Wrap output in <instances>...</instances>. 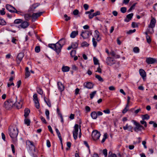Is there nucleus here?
I'll return each instance as SVG.
<instances>
[{
    "instance_id": "nucleus-44",
    "label": "nucleus",
    "mask_w": 157,
    "mask_h": 157,
    "mask_svg": "<svg viewBox=\"0 0 157 157\" xmlns=\"http://www.w3.org/2000/svg\"><path fill=\"white\" fill-rule=\"evenodd\" d=\"M132 26L133 28H135L136 27H138V25L137 23H136L135 22H133L132 23Z\"/></svg>"
},
{
    "instance_id": "nucleus-11",
    "label": "nucleus",
    "mask_w": 157,
    "mask_h": 157,
    "mask_svg": "<svg viewBox=\"0 0 157 157\" xmlns=\"http://www.w3.org/2000/svg\"><path fill=\"white\" fill-rule=\"evenodd\" d=\"M26 148H29V150L31 151L32 150V149L31 148L32 146L34 148L35 147L33 143L29 140H26Z\"/></svg>"
},
{
    "instance_id": "nucleus-50",
    "label": "nucleus",
    "mask_w": 157,
    "mask_h": 157,
    "mask_svg": "<svg viewBox=\"0 0 157 157\" xmlns=\"http://www.w3.org/2000/svg\"><path fill=\"white\" fill-rule=\"evenodd\" d=\"M96 94V91H94L92 92L91 94H90V97L91 99H92L94 95Z\"/></svg>"
},
{
    "instance_id": "nucleus-63",
    "label": "nucleus",
    "mask_w": 157,
    "mask_h": 157,
    "mask_svg": "<svg viewBox=\"0 0 157 157\" xmlns=\"http://www.w3.org/2000/svg\"><path fill=\"white\" fill-rule=\"evenodd\" d=\"M57 113L58 114V115L60 116L62 115L61 113H60V110L58 107H57Z\"/></svg>"
},
{
    "instance_id": "nucleus-19",
    "label": "nucleus",
    "mask_w": 157,
    "mask_h": 157,
    "mask_svg": "<svg viewBox=\"0 0 157 157\" xmlns=\"http://www.w3.org/2000/svg\"><path fill=\"white\" fill-rule=\"evenodd\" d=\"M57 85L58 86V88L60 92H62L64 90V86L61 82H57Z\"/></svg>"
},
{
    "instance_id": "nucleus-48",
    "label": "nucleus",
    "mask_w": 157,
    "mask_h": 157,
    "mask_svg": "<svg viewBox=\"0 0 157 157\" xmlns=\"http://www.w3.org/2000/svg\"><path fill=\"white\" fill-rule=\"evenodd\" d=\"M133 51L135 53H138L140 49L138 47H136L133 48Z\"/></svg>"
},
{
    "instance_id": "nucleus-53",
    "label": "nucleus",
    "mask_w": 157,
    "mask_h": 157,
    "mask_svg": "<svg viewBox=\"0 0 157 157\" xmlns=\"http://www.w3.org/2000/svg\"><path fill=\"white\" fill-rule=\"evenodd\" d=\"M44 100L46 102V103L47 104V105L49 107H51V102H50V101L49 100H48L47 101H46V99H45V98H44Z\"/></svg>"
},
{
    "instance_id": "nucleus-7",
    "label": "nucleus",
    "mask_w": 157,
    "mask_h": 157,
    "mask_svg": "<svg viewBox=\"0 0 157 157\" xmlns=\"http://www.w3.org/2000/svg\"><path fill=\"white\" fill-rule=\"evenodd\" d=\"M24 56V54L22 52L19 53L18 54L16 59V61L18 65H19L20 64Z\"/></svg>"
},
{
    "instance_id": "nucleus-49",
    "label": "nucleus",
    "mask_w": 157,
    "mask_h": 157,
    "mask_svg": "<svg viewBox=\"0 0 157 157\" xmlns=\"http://www.w3.org/2000/svg\"><path fill=\"white\" fill-rule=\"evenodd\" d=\"M41 121H42L43 123H44L45 124H46L47 123V122L45 119V118L42 116H41L40 117Z\"/></svg>"
},
{
    "instance_id": "nucleus-32",
    "label": "nucleus",
    "mask_w": 157,
    "mask_h": 157,
    "mask_svg": "<svg viewBox=\"0 0 157 157\" xmlns=\"http://www.w3.org/2000/svg\"><path fill=\"white\" fill-rule=\"evenodd\" d=\"M24 122L25 124H26L27 126H29L30 123V121L29 119H27L26 118H25L24 120Z\"/></svg>"
},
{
    "instance_id": "nucleus-33",
    "label": "nucleus",
    "mask_w": 157,
    "mask_h": 157,
    "mask_svg": "<svg viewBox=\"0 0 157 157\" xmlns=\"http://www.w3.org/2000/svg\"><path fill=\"white\" fill-rule=\"evenodd\" d=\"M89 45V44L85 41L82 42L81 44V46L82 47H88Z\"/></svg>"
},
{
    "instance_id": "nucleus-45",
    "label": "nucleus",
    "mask_w": 157,
    "mask_h": 157,
    "mask_svg": "<svg viewBox=\"0 0 157 157\" xmlns=\"http://www.w3.org/2000/svg\"><path fill=\"white\" fill-rule=\"evenodd\" d=\"M92 42L93 46L95 48L97 45V42L95 41V39L94 38H92Z\"/></svg>"
},
{
    "instance_id": "nucleus-62",
    "label": "nucleus",
    "mask_w": 157,
    "mask_h": 157,
    "mask_svg": "<svg viewBox=\"0 0 157 157\" xmlns=\"http://www.w3.org/2000/svg\"><path fill=\"white\" fill-rule=\"evenodd\" d=\"M94 16H96L97 15H99L100 14V12L99 11H97L96 12L93 13Z\"/></svg>"
},
{
    "instance_id": "nucleus-27",
    "label": "nucleus",
    "mask_w": 157,
    "mask_h": 157,
    "mask_svg": "<svg viewBox=\"0 0 157 157\" xmlns=\"http://www.w3.org/2000/svg\"><path fill=\"white\" fill-rule=\"evenodd\" d=\"M24 17L26 21H29L31 17V16L29 14H24Z\"/></svg>"
},
{
    "instance_id": "nucleus-29",
    "label": "nucleus",
    "mask_w": 157,
    "mask_h": 157,
    "mask_svg": "<svg viewBox=\"0 0 157 157\" xmlns=\"http://www.w3.org/2000/svg\"><path fill=\"white\" fill-rule=\"evenodd\" d=\"M142 118L143 120H148L150 118V116L147 114H146L145 115H142Z\"/></svg>"
},
{
    "instance_id": "nucleus-6",
    "label": "nucleus",
    "mask_w": 157,
    "mask_h": 157,
    "mask_svg": "<svg viewBox=\"0 0 157 157\" xmlns=\"http://www.w3.org/2000/svg\"><path fill=\"white\" fill-rule=\"evenodd\" d=\"M44 13V12H40L39 13H33L31 15L32 21H34L38 17L41 16Z\"/></svg>"
},
{
    "instance_id": "nucleus-41",
    "label": "nucleus",
    "mask_w": 157,
    "mask_h": 157,
    "mask_svg": "<svg viewBox=\"0 0 157 157\" xmlns=\"http://www.w3.org/2000/svg\"><path fill=\"white\" fill-rule=\"evenodd\" d=\"M136 3H134L132 5V6L128 10V12H130L132 9H134L135 6L136 5Z\"/></svg>"
},
{
    "instance_id": "nucleus-39",
    "label": "nucleus",
    "mask_w": 157,
    "mask_h": 157,
    "mask_svg": "<svg viewBox=\"0 0 157 157\" xmlns=\"http://www.w3.org/2000/svg\"><path fill=\"white\" fill-rule=\"evenodd\" d=\"M78 125L76 124L74 126V130L73 131L78 132Z\"/></svg>"
},
{
    "instance_id": "nucleus-43",
    "label": "nucleus",
    "mask_w": 157,
    "mask_h": 157,
    "mask_svg": "<svg viewBox=\"0 0 157 157\" xmlns=\"http://www.w3.org/2000/svg\"><path fill=\"white\" fill-rule=\"evenodd\" d=\"M146 38L147 40V42L148 44H150L151 42V39L149 36H146Z\"/></svg>"
},
{
    "instance_id": "nucleus-30",
    "label": "nucleus",
    "mask_w": 157,
    "mask_h": 157,
    "mask_svg": "<svg viewBox=\"0 0 157 157\" xmlns=\"http://www.w3.org/2000/svg\"><path fill=\"white\" fill-rule=\"evenodd\" d=\"M22 22V20L20 19H17L15 20L14 21V23L15 24H18Z\"/></svg>"
},
{
    "instance_id": "nucleus-22",
    "label": "nucleus",
    "mask_w": 157,
    "mask_h": 157,
    "mask_svg": "<svg viewBox=\"0 0 157 157\" xmlns=\"http://www.w3.org/2000/svg\"><path fill=\"white\" fill-rule=\"evenodd\" d=\"M25 78H28L30 75V72L29 71V67H26L25 68Z\"/></svg>"
},
{
    "instance_id": "nucleus-24",
    "label": "nucleus",
    "mask_w": 157,
    "mask_h": 157,
    "mask_svg": "<svg viewBox=\"0 0 157 157\" xmlns=\"http://www.w3.org/2000/svg\"><path fill=\"white\" fill-rule=\"evenodd\" d=\"M70 70V67L68 66H63L62 68V71L63 72L68 71Z\"/></svg>"
},
{
    "instance_id": "nucleus-14",
    "label": "nucleus",
    "mask_w": 157,
    "mask_h": 157,
    "mask_svg": "<svg viewBox=\"0 0 157 157\" xmlns=\"http://www.w3.org/2000/svg\"><path fill=\"white\" fill-rule=\"evenodd\" d=\"M6 8L8 10L12 13H14V10L16 9L14 7L9 4L6 5Z\"/></svg>"
},
{
    "instance_id": "nucleus-18",
    "label": "nucleus",
    "mask_w": 157,
    "mask_h": 157,
    "mask_svg": "<svg viewBox=\"0 0 157 157\" xmlns=\"http://www.w3.org/2000/svg\"><path fill=\"white\" fill-rule=\"evenodd\" d=\"M139 73L140 75L144 79L146 76V73L143 69H140L139 70Z\"/></svg>"
},
{
    "instance_id": "nucleus-28",
    "label": "nucleus",
    "mask_w": 157,
    "mask_h": 157,
    "mask_svg": "<svg viewBox=\"0 0 157 157\" xmlns=\"http://www.w3.org/2000/svg\"><path fill=\"white\" fill-rule=\"evenodd\" d=\"M55 130H56V131L58 137L59 138V139L60 141H61L62 138L60 132H59V130L57 128H56Z\"/></svg>"
},
{
    "instance_id": "nucleus-3",
    "label": "nucleus",
    "mask_w": 157,
    "mask_h": 157,
    "mask_svg": "<svg viewBox=\"0 0 157 157\" xmlns=\"http://www.w3.org/2000/svg\"><path fill=\"white\" fill-rule=\"evenodd\" d=\"M14 104H15V100H13L12 98H11L5 102L4 107L6 109L10 110Z\"/></svg>"
},
{
    "instance_id": "nucleus-17",
    "label": "nucleus",
    "mask_w": 157,
    "mask_h": 157,
    "mask_svg": "<svg viewBox=\"0 0 157 157\" xmlns=\"http://www.w3.org/2000/svg\"><path fill=\"white\" fill-rule=\"evenodd\" d=\"M133 16V14L132 13L128 14L126 16V18L124 20V21L126 22L129 21L132 19Z\"/></svg>"
},
{
    "instance_id": "nucleus-23",
    "label": "nucleus",
    "mask_w": 157,
    "mask_h": 157,
    "mask_svg": "<svg viewBox=\"0 0 157 157\" xmlns=\"http://www.w3.org/2000/svg\"><path fill=\"white\" fill-rule=\"evenodd\" d=\"M90 116L94 119H95L97 118V113L95 111L92 112L90 114Z\"/></svg>"
},
{
    "instance_id": "nucleus-4",
    "label": "nucleus",
    "mask_w": 157,
    "mask_h": 157,
    "mask_svg": "<svg viewBox=\"0 0 157 157\" xmlns=\"http://www.w3.org/2000/svg\"><path fill=\"white\" fill-rule=\"evenodd\" d=\"M133 121L134 124L136 126V127L134 128V130L135 132H137L139 131H141L142 129L145 130L144 127L139 123L134 120H133Z\"/></svg>"
},
{
    "instance_id": "nucleus-59",
    "label": "nucleus",
    "mask_w": 157,
    "mask_h": 157,
    "mask_svg": "<svg viewBox=\"0 0 157 157\" xmlns=\"http://www.w3.org/2000/svg\"><path fill=\"white\" fill-rule=\"evenodd\" d=\"M64 17L66 18L65 20L66 21H68L71 19V17H68L67 15L66 14L64 15Z\"/></svg>"
},
{
    "instance_id": "nucleus-16",
    "label": "nucleus",
    "mask_w": 157,
    "mask_h": 157,
    "mask_svg": "<svg viewBox=\"0 0 157 157\" xmlns=\"http://www.w3.org/2000/svg\"><path fill=\"white\" fill-rule=\"evenodd\" d=\"M84 86L88 89H91L93 88L94 85L91 82H87L84 83Z\"/></svg>"
},
{
    "instance_id": "nucleus-60",
    "label": "nucleus",
    "mask_w": 157,
    "mask_h": 157,
    "mask_svg": "<svg viewBox=\"0 0 157 157\" xmlns=\"http://www.w3.org/2000/svg\"><path fill=\"white\" fill-rule=\"evenodd\" d=\"M128 107H126V105L124 109L122 110V113L124 114L125 113L128 109Z\"/></svg>"
},
{
    "instance_id": "nucleus-12",
    "label": "nucleus",
    "mask_w": 157,
    "mask_h": 157,
    "mask_svg": "<svg viewBox=\"0 0 157 157\" xmlns=\"http://www.w3.org/2000/svg\"><path fill=\"white\" fill-rule=\"evenodd\" d=\"M151 20V21L150 24L148 25V28H151L152 29H153L155 27V23H156V20L154 17H152Z\"/></svg>"
},
{
    "instance_id": "nucleus-31",
    "label": "nucleus",
    "mask_w": 157,
    "mask_h": 157,
    "mask_svg": "<svg viewBox=\"0 0 157 157\" xmlns=\"http://www.w3.org/2000/svg\"><path fill=\"white\" fill-rule=\"evenodd\" d=\"M71 46L72 48L75 49L78 47V43L77 42H73L71 44Z\"/></svg>"
},
{
    "instance_id": "nucleus-56",
    "label": "nucleus",
    "mask_w": 157,
    "mask_h": 157,
    "mask_svg": "<svg viewBox=\"0 0 157 157\" xmlns=\"http://www.w3.org/2000/svg\"><path fill=\"white\" fill-rule=\"evenodd\" d=\"M140 123L142 124H144V126L145 127H147V122L146 121H144V120L143 121H140Z\"/></svg>"
},
{
    "instance_id": "nucleus-15",
    "label": "nucleus",
    "mask_w": 157,
    "mask_h": 157,
    "mask_svg": "<svg viewBox=\"0 0 157 157\" xmlns=\"http://www.w3.org/2000/svg\"><path fill=\"white\" fill-rule=\"evenodd\" d=\"M29 25V23L27 21H23L20 25L18 26L19 28H22L25 29L27 28Z\"/></svg>"
},
{
    "instance_id": "nucleus-34",
    "label": "nucleus",
    "mask_w": 157,
    "mask_h": 157,
    "mask_svg": "<svg viewBox=\"0 0 157 157\" xmlns=\"http://www.w3.org/2000/svg\"><path fill=\"white\" fill-rule=\"evenodd\" d=\"M95 78L98 79V80L101 82H103L104 81L103 78L101 77L99 75H95Z\"/></svg>"
},
{
    "instance_id": "nucleus-25",
    "label": "nucleus",
    "mask_w": 157,
    "mask_h": 157,
    "mask_svg": "<svg viewBox=\"0 0 157 157\" xmlns=\"http://www.w3.org/2000/svg\"><path fill=\"white\" fill-rule=\"evenodd\" d=\"M13 105L17 107V108L19 109L21 108L22 107V105L20 102H16V100H15V104H14Z\"/></svg>"
},
{
    "instance_id": "nucleus-5",
    "label": "nucleus",
    "mask_w": 157,
    "mask_h": 157,
    "mask_svg": "<svg viewBox=\"0 0 157 157\" xmlns=\"http://www.w3.org/2000/svg\"><path fill=\"white\" fill-rule=\"evenodd\" d=\"M101 134L97 130H94L92 133V137L94 140H97L99 138Z\"/></svg>"
},
{
    "instance_id": "nucleus-55",
    "label": "nucleus",
    "mask_w": 157,
    "mask_h": 157,
    "mask_svg": "<svg viewBox=\"0 0 157 157\" xmlns=\"http://www.w3.org/2000/svg\"><path fill=\"white\" fill-rule=\"evenodd\" d=\"M5 9L4 8H3L2 10H0V13L1 15H3L5 14L6 12L5 11Z\"/></svg>"
},
{
    "instance_id": "nucleus-21",
    "label": "nucleus",
    "mask_w": 157,
    "mask_h": 157,
    "mask_svg": "<svg viewBox=\"0 0 157 157\" xmlns=\"http://www.w3.org/2000/svg\"><path fill=\"white\" fill-rule=\"evenodd\" d=\"M78 35V31H73L70 34V37L72 38H74Z\"/></svg>"
},
{
    "instance_id": "nucleus-36",
    "label": "nucleus",
    "mask_w": 157,
    "mask_h": 157,
    "mask_svg": "<svg viewBox=\"0 0 157 157\" xmlns=\"http://www.w3.org/2000/svg\"><path fill=\"white\" fill-rule=\"evenodd\" d=\"M33 100L34 101H37V102H38V100L37 98V95L36 94H35L33 95Z\"/></svg>"
},
{
    "instance_id": "nucleus-8",
    "label": "nucleus",
    "mask_w": 157,
    "mask_h": 157,
    "mask_svg": "<svg viewBox=\"0 0 157 157\" xmlns=\"http://www.w3.org/2000/svg\"><path fill=\"white\" fill-rule=\"evenodd\" d=\"M157 60L156 59L151 57H148L146 58V62L148 64H151L157 62Z\"/></svg>"
},
{
    "instance_id": "nucleus-61",
    "label": "nucleus",
    "mask_w": 157,
    "mask_h": 157,
    "mask_svg": "<svg viewBox=\"0 0 157 157\" xmlns=\"http://www.w3.org/2000/svg\"><path fill=\"white\" fill-rule=\"evenodd\" d=\"M89 7V5L86 4H85L83 5V7L86 10L88 9Z\"/></svg>"
},
{
    "instance_id": "nucleus-64",
    "label": "nucleus",
    "mask_w": 157,
    "mask_h": 157,
    "mask_svg": "<svg viewBox=\"0 0 157 157\" xmlns=\"http://www.w3.org/2000/svg\"><path fill=\"white\" fill-rule=\"evenodd\" d=\"M47 145L48 147H51V143L49 140H47Z\"/></svg>"
},
{
    "instance_id": "nucleus-13",
    "label": "nucleus",
    "mask_w": 157,
    "mask_h": 157,
    "mask_svg": "<svg viewBox=\"0 0 157 157\" xmlns=\"http://www.w3.org/2000/svg\"><path fill=\"white\" fill-rule=\"evenodd\" d=\"M81 36L84 39L89 38L90 36L89 31L86 30L82 31Z\"/></svg>"
},
{
    "instance_id": "nucleus-58",
    "label": "nucleus",
    "mask_w": 157,
    "mask_h": 157,
    "mask_svg": "<svg viewBox=\"0 0 157 157\" xmlns=\"http://www.w3.org/2000/svg\"><path fill=\"white\" fill-rule=\"evenodd\" d=\"M85 109L87 113L89 112L90 111V108L88 106H86L85 107Z\"/></svg>"
},
{
    "instance_id": "nucleus-42",
    "label": "nucleus",
    "mask_w": 157,
    "mask_h": 157,
    "mask_svg": "<svg viewBox=\"0 0 157 157\" xmlns=\"http://www.w3.org/2000/svg\"><path fill=\"white\" fill-rule=\"evenodd\" d=\"M45 114L46 116L47 119L49 120V111L48 110L46 109L45 111Z\"/></svg>"
},
{
    "instance_id": "nucleus-2",
    "label": "nucleus",
    "mask_w": 157,
    "mask_h": 157,
    "mask_svg": "<svg viewBox=\"0 0 157 157\" xmlns=\"http://www.w3.org/2000/svg\"><path fill=\"white\" fill-rule=\"evenodd\" d=\"M18 133V129L16 128L11 127L9 128V134L12 139L16 138Z\"/></svg>"
},
{
    "instance_id": "nucleus-37",
    "label": "nucleus",
    "mask_w": 157,
    "mask_h": 157,
    "mask_svg": "<svg viewBox=\"0 0 157 157\" xmlns=\"http://www.w3.org/2000/svg\"><path fill=\"white\" fill-rule=\"evenodd\" d=\"M76 52V50H72L71 51L70 53L71 56L72 57H74L75 55Z\"/></svg>"
},
{
    "instance_id": "nucleus-40",
    "label": "nucleus",
    "mask_w": 157,
    "mask_h": 157,
    "mask_svg": "<svg viewBox=\"0 0 157 157\" xmlns=\"http://www.w3.org/2000/svg\"><path fill=\"white\" fill-rule=\"evenodd\" d=\"M6 24V22L5 20L2 19H0V25H5Z\"/></svg>"
},
{
    "instance_id": "nucleus-26",
    "label": "nucleus",
    "mask_w": 157,
    "mask_h": 157,
    "mask_svg": "<svg viewBox=\"0 0 157 157\" xmlns=\"http://www.w3.org/2000/svg\"><path fill=\"white\" fill-rule=\"evenodd\" d=\"M154 33V30L152 29L151 31H150V28H148L147 29L146 31L145 32V34L146 35V36H148V33L152 34Z\"/></svg>"
},
{
    "instance_id": "nucleus-10",
    "label": "nucleus",
    "mask_w": 157,
    "mask_h": 157,
    "mask_svg": "<svg viewBox=\"0 0 157 157\" xmlns=\"http://www.w3.org/2000/svg\"><path fill=\"white\" fill-rule=\"evenodd\" d=\"M106 63L107 64L111 66L115 63L114 60L111 57H108L106 59Z\"/></svg>"
},
{
    "instance_id": "nucleus-20",
    "label": "nucleus",
    "mask_w": 157,
    "mask_h": 157,
    "mask_svg": "<svg viewBox=\"0 0 157 157\" xmlns=\"http://www.w3.org/2000/svg\"><path fill=\"white\" fill-rule=\"evenodd\" d=\"M30 112V110L29 109L26 108L25 109L24 116L25 118H27V117L29 116Z\"/></svg>"
},
{
    "instance_id": "nucleus-38",
    "label": "nucleus",
    "mask_w": 157,
    "mask_h": 157,
    "mask_svg": "<svg viewBox=\"0 0 157 157\" xmlns=\"http://www.w3.org/2000/svg\"><path fill=\"white\" fill-rule=\"evenodd\" d=\"M93 60L94 65H96L99 64L98 60L95 57H93Z\"/></svg>"
},
{
    "instance_id": "nucleus-54",
    "label": "nucleus",
    "mask_w": 157,
    "mask_h": 157,
    "mask_svg": "<svg viewBox=\"0 0 157 157\" xmlns=\"http://www.w3.org/2000/svg\"><path fill=\"white\" fill-rule=\"evenodd\" d=\"M126 11V8L125 7H122L121 9V11L123 13H124Z\"/></svg>"
},
{
    "instance_id": "nucleus-35",
    "label": "nucleus",
    "mask_w": 157,
    "mask_h": 157,
    "mask_svg": "<svg viewBox=\"0 0 157 157\" xmlns=\"http://www.w3.org/2000/svg\"><path fill=\"white\" fill-rule=\"evenodd\" d=\"M37 91L38 94L40 95H42L43 94V92L42 90L39 87L37 88Z\"/></svg>"
},
{
    "instance_id": "nucleus-51",
    "label": "nucleus",
    "mask_w": 157,
    "mask_h": 157,
    "mask_svg": "<svg viewBox=\"0 0 157 157\" xmlns=\"http://www.w3.org/2000/svg\"><path fill=\"white\" fill-rule=\"evenodd\" d=\"M35 103V107L37 109H39L40 108V104L39 101H38V102L37 101H34Z\"/></svg>"
},
{
    "instance_id": "nucleus-1",
    "label": "nucleus",
    "mask_w": 157,
    "mask_h": 157,
    "mask_svg": "<svg viewBox=\"0 0 157 157\" xmlns=\"http://www.w3.org/2000/svg\"><path fill=\"white\" fill-rule=\"evenodd\" d=\"M65 39L62 38L55 44H49L48 47L55 51L56 53L59 54L61 52L62 47L65 44Z\"/></svg>"
},
{
    "instance_id": "nucleus-52",
    "label": "nucleus",
    "mask_w": 157,
    "mask_h": 157,
    "mask_svg": "<svg viewBox=\"0 0 157 157\" xmlns=\"http://www.w3.org/2000/svg\"><path fill=\"white\" fill-rule=\"evenodd\" d=\"M79 13V11L77 9L74 10L73 12V14L75 15H77Z\"/></svg>"
},
{
    "instance_id": "nucleus-46",
    "label": "nucleus",
    "mask_w": 157,
    "mask_h": 157,
    "mask_svg": "<svg viewBox=\"0 0 157 157\" xmlns=\"http://www.w3.org/2000/svg\"><path fill=\"white\" fill-rule=\"evenodd\" d=\"M73 134L74 139L75 140H76L77 138V135L78 134V132L73 131Z\"/></svg>"
},
{
    "instance_id": "nucleus-47",
    "label": "nucleus",
    "mask_w": 157,
    "mask_h": 157,
    "mask_svg": "<svg viewBox=\"0 0 157 157\" xmlns=\"http://www.w3.org/2000/svg\"><path fill=\"white\" fill-rule=\"evenodd\" d=\"M35 51L36 52L38 53L40 51V47L39 46H36L35 48Z\"/></svg>"
},
{
    "instance_id": "nucleus-57",
    "label": "nucleus",
    "mask_w": 157,
    "mask_h": 157,
    "mask_svg": "<svg viewBox=\"0 0 157 157\" xmlns=\"http://www.w3.org/2000/svg\"><path fill=\"white\" fill-rule=\"evenodd\" d=\"M103 153L105 156V157H106L107 156V150L106 149L103 150Z\"/></svg>"
},
{
    "instance_id": "nucleus-9",
    "label": "nucleus",
    "mask_w": 157,
    "mask_h": 157,
    "mask_svg": "<svg viewBox=\"0 0 157 157\" xmlns=\"http://www.w3.org/2000/svg\"><path fill=\"white\" fill-rule=\"evenodd\" d=\"M40 4L39 3H35L31 5L28 10L29 12H34L35 11V9L36 7L39 6Z\"/></svg>"
}]
</instances>
